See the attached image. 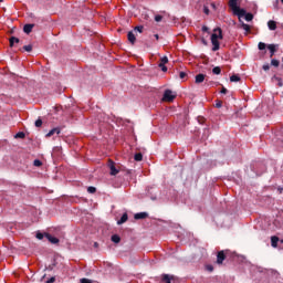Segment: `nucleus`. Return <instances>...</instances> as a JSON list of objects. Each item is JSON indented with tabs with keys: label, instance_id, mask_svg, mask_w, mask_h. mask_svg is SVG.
<instances>
[{
	"label": "nucleus",
	"instance_id": "72a5a7b5",
	"mask_svg": "<svg viewBox=\"0 0 283 283\" xmlns=\"http://www.w3.org/2000/svg\"><path fill=\"white\" fill-rule=\"evenodd\" d=\"M186 77H187V73H185V72L179 73V78H186Z\"/></svg>",
	"mask_w": 283,
	"mask_h": 283
},
{
	"label": "nucleus",
	"instance_id": "79ce46f5",
	"mask_svg": "<svg viewBox=\"0 0 283 283\" xmlns=\"http://www.w3.org/2000/svg\"><path fill=\"white\" fill-rule=\"evenodd\" d=\"M227 92H228V91H227L226 87H222V88H221V94H227Z\"/></svg>",
	"mask_w": 283,
	"mask_h": 283
},
{
	"label": "nucleus",
	"instance_id": "20e7f679",
	"mask_svg": "<svg viewBox=\"0 0 283 283\" xmlns=\"http://www.w3.org/2000/svg\"><path fill=\"white\" fill-rule=\"evenodd\" d=\"M108 168L111 170V176H116L118 174V169H116V166L114 165V161H108Z\"/></svg>",
	"mask_w": 283,
	"mask_h": 283
},
{
	"label": "nucleus",
	"instance_id": "6e6552de",
	"mask_svg": "<svg viewBox=\"0 0 283 283\" xmlns=\"http://www.w3.org/2000/svg\"><path fill=\"white\" fill-rule=\"evenodd\" d=\"M280 242V238L273 235L271 237V247H273V249H277V243Z\"/></svg>",
	"mask_w": 283,
	"mask_h": 283
},
{
	"label": "nucleus",
	"instance_id": "f704fd0d",
	"mask_svg": "<svg viewBox=\"0 0 283 283\" xmlns=\"http://www.w3.org/2000/svg\"><path fill=\"white\" fill-rule=\"evenodd\" d=\"M216 107H217L218 109H220V107H222V101H218V102L216 103Z\"/></svg>",
	"mask_w": 283,
	"mask_h": 283
},
{
	"label": "nucleus",
	"instance_id": "de8ad7c7",
	"mask_svg": "<svg viewBox=\"0 0 283 283\" xmlns=\"http://www.w3.org/2000/svg\"><path fill=\"white\" fill-rule=\"evenodd\" d=\"M281 244H283V239L280 241Z\"/></svg>",
	"mask_w": 283,
	"mask_h": 283
},
{
	"label": "nucleus",
	"instance_id": "5701e85b",
	"mask_svg": "<svg viewBox=\"0 0 283 283\" xmlns=\"http://www.w3.org/2000/svg\"><path fill=\"white\" fill-rule=\"evenodd\" d=\"M230 81H231V83H238V82H240V76H238V75H232V76L230 77Z\"/></svg>",
	"mask_w": 283,
	"mask_h": 283
},
{
	"label": "nucleus",
	"instance_id": "a19ab883",
	"mask_svg": "<svg viewBox=\"0 0 283 283\" xmlns=\"http://www.w3.org/2000/svg\"><path fill=\"white\" fill-rule=\"evenodd\" d=\"M159 67H161V72H167V66H165V64H163V66Z\"/></svg>",
	"mask_w": 283,
	"mask_h": 283
},
{
	"label": "nucleus",
	"instance_id": "ea45409f",
	"mask_svg": "<svg viewBox=\"0 0 283 283\" xmlns=\"http://www.w3.org/2000/svg\"><path fill=\"white\" fill-rule=\"evenodd\" d=\"M54 282H56V279L54 276L51 277L49 281H46V283H54Z\"/></svg>",
	"mask_w": 283,
	"mask_h": 283
},
{
	"label": "nucleus",
	"instance_id": "412c9836",
	"mask_svg": "<svg viewBox=\"0 0 283 283\" xmlns=\"http://www.w3.org/2000/svg\"><path fill=\"white\" fill-rule=\"evenodd\" d=\"M14 43H19V38H10V46L12 48L14 45Z\"/></svg>",
	"mask_w": 283,
	"mask_h": 283
},
{
	"label": "nucleus",
	"instance_id": "c9c22d12",
	"mask_svg": "<svg viewBox=\"0 0 283 283\" xmlns=\"http://www.w3.org/2000/svg\"><path fill=\"white\" fill-rule=\"evenodd\" d=\"M43 237H44L43 233H41V232H38V233H36L38 240H43Z\"/></svg>",
	"mask_w": 283,
	"mask_h": 283
},
{
	"label": "nucleus",
	"instance_id": "9b49d317",
	"mask_svg": "<svg viewBox=\"0 0 283 283\" xmlns=\"http://www.w3.org/2000/svg\"><path fill=\"white\" fill-rule=\"evenodd\" d=\"M147 212H139L135 214V220H145L147 218Z\"/></svg>",
	"mask_w": 283,
	"mask_h": 283
},
{
	"label": "nucleus",
	"instance_id": "49530a36",
	"mask_svg": "<svg viewBox=\"0 0 283 283\" xmlns=\"http://www.w3.org/2000/svg\"><path fill=\"white\" fill-rule=\"evenodd\" d=\"M94 247H98V243L95 242V243H94Z\"/></svg>",
	"mask_w": 283,
	"mask_h": 283
},
{
	"label": "nucleus",
	"instance_id": "423d86ee",
	"mask_svg": "<svg viewBox=\"0 0 283 283\" xmlns=\"http://www.w3.org/2000/svg\"><path fill=\"white\" fill-rule=\"evenodd\" d=\"M205 78H206L205 74H198L195 77V83H197V84L205 83Z\"/></svg>",
	"mask_w": 283,
	"mask_h": 283
},
{
	"label": "nucleus",
	"instance_id": "a211bd4d",
	"mask_svg": "<svg viewBox=\"0 0 283 283\" xmlns=\"http://www.w3.org/2000/svg\"><path fill=\"white\" fill-rule=\"evenodd\" d=\"M134 158H135V160L137 163H140L143 160V154L142 153H137V154H135Z\"/></svg>",
	"mask_w": 283,
	"mask_h": 283
},
{
	"label": "nucleus",
	"instance_id": "1a4fd4ad",
	"mask_svg": "<svg viewBox=\"0 0 283 283\" xmlns=\"http://www.w3.org/2000/svg\"><path fill=\"white\" fill-rule=\"evenodd\" d=\"M224 259H226L224 252H223V251H220V252L218 253V255H217V263H218V264H222V262H224Z\"/></svg>",
	"mask_w": 283,
	"mask_h": 283
},
{
	"label": "nucleus",
	"instance_id": "b1692460",
	"mask_svg": "<svg viewBox=\"0 0 283 283\" xmlns=\"http://www.w3.org/2000/svg\"><path fill=\"white\" fill-rule=\"evenodd\" d=\"M245 21H253V15L251 13H247L243 15Z\"/></svg>",
	"mask_w": 283,
	"mask_h": 283
},
{
	"label": "nucleus",
	"instance_id": "4468645a",
	"mask_svg": "<svg viewBox=\"0 0 283 283\" xmlns=\"http://www.w3.org/2000/svg\"><path fill=\"white\" fill-rule=\"evenodd\" d=\"M171 280H174V276H171L169 274H164L163 275V282L171 283Z\"/></svg>",
	"mask_w": 283,
	"mask_h": 283
},
{
	"label": "nucleus",
	"instance_id": "7ed1b4c3",
	"mask_svg": "<svg viewBox=\"0 0 283 283\" xmlns=\"http://www.w3.org/2000/svg\"><path fill=\"white\" fill-rule=\"evenodd\" d=\"M174 98H176V94L171 92V90H166L164 93L163 101H165L166 103H171Z\"/></svg>",
	"mask_w": 283,
	"mask_h": 283
},
{
	"label": "nucleus",
	"instance_id": "393cba45",
	"mask_svg": "<svg viewBox=\"0 0 283 283\" xmlns=\"http://www.w3.org/2000/svg\"><path fill=\"white\" fill-rule=\"evenodd\" d=\"M14 138H25V133L19 132V133L14 136Z\"/></svg>",
	"mask_w": 283,
	"mask_h": 283
},
{
	"label": "nucleus",
	"instance_id": "39448f33",
	"mask_svg": "<svg viewBox=\"0 0 283 283\" xmlns=\"http://www.w3.org/2000/svg\"><path fill=\"white\" fill-rule=\"evenodd\" d=\"M127 39H128L129 43H132V45H134L136 43V35L134 34V31L128 32Z\"/></svg>",
	"mask_w": 283,
	"mask_h": 283
},
{
	"label": "nucleus",
	"instance_id": "dca6fc26",
	"mask_svg": "<svg viewBox=\"0 0 283 283\" xmlns=\"http://www.w3.org/2000/svg\"><path fill=\"white\" fill-rule=\"evenodd\" d=\"M167 63H169V59L167 56L161 57L159 67H163V65H167Z\"/></svg>",
	"mask_w": 283,
	"mask_h": 283
},
{
	"label": "nucleus",
	"instance_id": "473e14b6",
	"mask_svg": "<svg viewBox=\"0 0 283 283\" xmlns=\"http://www.w3.org/2000/svg\"><path fill=\"white\" fill-rule=\"evenodd\" d=\"M144 28L143 27H135V32H143Z\"/></svg>",
	"mask_w": 283,
	"mask_h": 283
},
{
	"label": "nucleus",
	"instance_id": "7c9ffc66",
	"mask_svg": "<svg viewBox=\"0 0 283 283\" xmlns=\"http://www.w3.org/2000/svg\"><path fill=\"white\" fill-rule=\"evenodd\" d=\"M155 21H156L157 23H160V21H163V15H156V17H155Z\"/></svg>",
	"mask_w": 283,
	"mask_h": 283
},
{
	"label": "nucleus",
	"instance_id": "0eeeda50",
	"mask_svg": "<svg viewBox=\"0 0 283 283\" xmlns=\"http://www.w3.org/2000/svg\"><path fill=\"white\" fill-rule=\"evenodd\" d=\"M45 238L51 242V244H59V239L56 237H52V234H45Z\"/></svg>",
	"mask_w": 283,
	"mask_h": 283
},
{
	"label": "nucleus",
	"instance_id": "bb28decb",
	"mask_svg": "<svg viewBox=\"0 0 283 283\" xmlns=\"http://www.w3.org/2000/svg\"><path fill=\"white\" fill-rule=\"evenodd\" d=\"M271 65H273L274 67H277L280 65V61L277 60H272L271 61Z\"/></svg>",
	"mask_w": 283,
	"mask_h": 283
},
{
	"label": "nucleus",
	"instance_id": "ddd939ff",
	"mask_svg": "<svg viewBox=\"0 0 283 283\" xmlns=\"http://www.w3.org/2000/svg\"><path fill=\"white\" fill-rule=\"evenodd\" d=\"M54 134H61V129L53 128L46 134V138H50L51 136H54Z\"/></svg>",
	"mask_w": 283,
	"mask_h": 283
},
{
	"label": "nucleus",
	"instance_id": "9d476101",
	"mask_svg": "<svg viewBox=\"0 0 283 283\" xmlns=\"http://www.w3.org/2000/svg\"><path fill=\"white\" fill-rule=\"evenodd\" d=\"M268 28H269V30H277V22H275V21H273V20H270L269 22H268Z\"/></svg>",
	"mask_w": 283,
	"mask_h": 283
},
{
	"label": "nucleus",
	"instance_id": "c756f323",
	"mask_svg": "<svg viewBox=\"0 0 283 283\" xmlns=\"http://www.w3.org/2000/svg\"><path fill=\"white\" fill-rule=\"evenodd\" d=\"M87 191H88V193H96V188H94V187H88V188H87Z\"/></svg>",
	"mask_w": 283,
	"mask_h": 283
},
{
	"label": "nucleus",
	"instance_id": "e433bc0d",
	"mask_svg": "<svg viewBox=\"0 0 283 283\" xmlns=\"http://www.w3.org/2000/svg\"><path fill=\"white\" fill-rule=\"evenodd\" d=\"M81 283H92V280H90V279H81Z\"/></svg>",
	"mask_w": 283,
	"mask_h": 283
},
{
	"label": "nucleus",
	"instance_id": "aec40b11",
	"mask_svg": "<svg viewBox=\"0 0 283 283\" xmlns=\"http://www.w3.org/2000/svg\"><path fill=\"white\" fill-rule=\"evenodd\" d=\"M241 28H243L245 32H251V27L244 22L241 24Z\"/></svg>",
	"mask_w": 283,
	"mask_h": 283
},
{
	"label": "nucleus",
	"instance_id": "09e8293b",
	"mask_svg": "<svg viewBox=\"0 0 283 283\" xmlns=\"http://www.w3.org/2000/svg\"><path fill=\"white\" fill-rule=\"evenodd\" d=\"M155 36H156V39H158V34H156Z\"/></svg>",
	"mask_w": 283,
	"mask_h": 283
},
{
	"label": "nucleus",
	"instance_id": "58836bf2",
	"mask_svg": "<svg viewBox=\"0 0 283 283\" xmlns=\"http://www.w3.org/2000/svg\"><path fill=\"white\" fill-rule=\"evenodd\" d=\"M203 12H205V14H209V7L205 6L203 7Z\"/></svg>",
	"mask_w": 283,
	"mask_h": 283
},
{
	"label": "nucleus",
	"instance_id": "c03bdc74",
	"mask_svg": "<svg viewBox=\"0 0 283 283\" xmlns=\"http://www.w3.org/2000/svg\"><path fill=\"white\" fill-rule=\"evenodd\" d=\"M207 30H209V28L202 27V31H203V32H207Z\"/></svg>",
	"mask_w": 283,
	"mask_h": 283
},
{
	"label": "nucleus",
	"instance_id": "37998d69",
	"mask_svg": "<svg viewBox=\"0 0 283 283\" xmlns=\"http://www.w3.org/2000/svg\"><path fill=\"white\" fill-rule=\"evenodd\" d=\"M207 269H208V271H210V272L213 271V266H212V265H208Z\"/></svg>",
	"mask_w": 283,
	"mask_h": 283
},
{
	"label": "nucleus",
	"instance_id": "a18cd8bd",
	"mask_svg": "<svg viewBox=\"0 0 283 283\" xmlns=\"http://www.w3.org/2000/svg\"><path fill=\"white\" fill-rule=\"evenodd\" d=\"M211 8L213 9V10H216V3H211Z\"/></svg>",
	"mask_w": 283,
	"mask_h": 283
},
{
	"label": "nucleus",
	"instance_id": "2eb2a0df",
	"mask_svg": "<svg viewBox=\"0 0 283 283\" xmlns=\"http://www.w3.org/2000/svg\"><path fill=\"white\" fill-rule=\"evenodd\" d=\"M127 213H124L122 218L117 221V224H125L127 222Z\"/></svg>",
	"mask_w": 283,
	"mask_h": 283
},
{
	"label": "nucleus",
	"instance_id": "4be33fe9",
	"mask_svg": "<svg viewBox=\"0 0 283 283\" xmlns=\"http://www.w3.org/2000/svg\"><path fill=\"white\" fill-rule=\"evenodd\" d=\"M221 72H222V69H220V66H216V67H213L212 69V74H221Z\"/></svg>",
	"mask_w": 283,
	"mask_h": 283
},
{
	"label": "nucleus",
	"instance_id": "f257e3e1",
	"mask_svg": "<svg viewBox=\"0 0 283 283\" xmlns=\"http://www.w3.org/2000/svg\"><path fill=\"white\" fill-rule=\"evenodd\" d=\"M222 40V29L217 28L213 30V33L211 35V43L213 45L212 51L218 52L220 50V42L218 40Z\"/></svg>",
	"mask_w": 283,
	"mask_h": 283
},
{
	"label": "nucleus",
	"instance_id": "c85d7f7f",
	"mask_svg": "<svg viewBox=\"0 0 283 283\" xmlns=\"http://www.w3.org/2000/svg\"><path fill=\"white\" fill-rule=\"evenodd\" d=\"M23 50H25V52H32V45H24Z\"/></svg>",
	"mask_w": 283,
	"mask_h": 283
},
{
	"label": "nucleus",
	"instance_id": "a878e982",
	"mask_svg": "<svg viewBox=\"0 0 283 283\" xmlns=\"http://www.w3.org/2000/svg\"><path fill=\"white\" fill-rule=\"evenodd\" d=\"M33 165H34V167H41V165H43V163H41V160H39V159H35L33 161Z\"/></svg>",
	"mask_w": 283,
	"mask_h": 283
},
{
	"label": "nucleus",
	"instance_id": "f3484780",
	"mask_svg": "<svg viewBox=\"0 0 283 283\" xmlns=\"http://www.w3.org/2000/svg\"><path fill=\"white\" fill-rule=\"evenodd\" d=\"M275 48H276L275 44H270V45H268V50H270L271 56H273V54H275Z\"/></svg>",
	"mask_w": 283,
	"mask_h": 283
},
{
	"label": "nucleus",
	"instance_id": "4c0bfd02",
	"mask_svg": "<svg viewBox=\"0 0 283 283\" xmlns=\"http://www.w3.org/2000/svg\"><path fill=\"white\" fill-rule=\"evenodd\" d=\"M270 67H271V66H269V64H264V65H263L264 72H269Z\"/></svg>",
	"mask_w": 283,
	"mask_h": 283
},
{
	"label": "nucleus",
	"instance_id": "f8f14e48",
	"mask_svg": "<svg viewBox=\"0 0 283 283\" xmlns=\"http://www.w3.org/2000/svg\"><path fill=\"white\" fill-rule=\"evenodd\" d=\"M33 28H34V24H25L23 27V32H25V34H30V32H32Z\"/></svg>",
	"mask_w": 283,
	"mask_h": 283
},
{
	"label": "nucleus",
	"instance_id": "6ab92c4d",
	"mask_svg": "<svg viewBox=\"0 0 283 283\" xmlns=\"http://www.w3.org/2000/svg\"><path fill=\"white\" fill-rule=\"evenodd\" d=\"M112 242L118 244V242H120V237H118L117 234L112 235Z\"/></svg>",
	"mask_w": 283,
	"mask_h": 283
},
{
	"label": "nucleus",
	"instance_id": "2f4dec72",
	"mask_svg": "<svg viewBox=\"0 0 283 283\" xmlns=\"http://www.w3.org/2000/svg\"><path fill=\"white\" fill-rule=\"evenodd\" d=\"M41 125H43V120L38 119V120L35 122V127H41Z\"/></svg>",
	"mask_w": 283,
	"mask_h": 283
},
{
	"label": "nucleus",
	"instance_id": "3c124183",
	"mask_svg": "<svg viewBox=\"0 0 283 283\" xmlns=\"http://www.w3.org/2000/svg\"><path fill=\"white\" fill-rule=\"evenodd\" d=\"M281 3H283V0H281Z\"/></svg>",
	"mask_w": 283,
	"mask_h": 283
},
{
	"label": "nucleus",
	"instance_id": "cd10ccee",
	"mask_svg": "<svg viewBox=\"0 0 283 283\" xmlns=\"http://www.w3.org/2000/svg\"><path fill=\"white\" fill-rule=\"evenodd\" d=\"M265 49H266V44L264 42H260L259 50H265Z\"/></svg>",
	"mask_w": 283,
	"mask_h": 283
},
{
	"label": "nucleus",
	"instance_id": "f03ea898",
	"mask_svg": "<svg viewBox=\"0 0 283 283\" xmlns=\"http://www.w3.org/2000/svg\"><path fill=\"white\" fill-rule=\"evenodd\" d=\"M229 8L232 10L233 14H235L239 19L243 18L247 14V10L241 9L238 6V0H229Z\"/></svg>",
	"mask_w": 283,
	"mask_h": 283
},
{
	"label": "nucleus",
	"instance_id": "8fccbe9b",
	"mask_svg": "<svg viewBox=\"0 0 283 283\" xmlns=\"http://www.w3.org/2000/svg\"><path fill=\"white\" fill-rule=\"evenodd\" d=\"M3 0H0V3L2 2Z\"/></svg>",
	"mask_w": 283,
	"mask_h": 283
}]
</instances>
